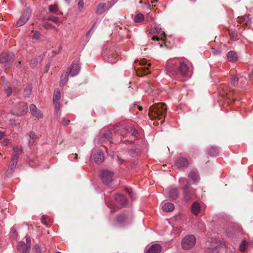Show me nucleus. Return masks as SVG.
Segmentation results:
<instances>
[{
  "label": "nucleus",
  "instance_id": "680f3d73",
  "mask_svg": "<svg viewBox=\"0 0 253 253\" xmlns=\"http://www.w3.org/2000/svg\"><path fill=\"white\" fill-rule=\"evenodd\" d=\"M49 69V66L47 65L46 67H45V70H44V72L45 73H47Z\"/></svg>",
  "mask_w": 253,
  "mask_h": 253
},
{
  "label": "nucleus",
  "instance_id": "1a4fd4ad",
  "mask_svg": "<svg viewBox=\"0 0 253 253\" xmlns=\"http://www.w3.org/2000/svg\"><path fill=\"white\" fill-rule=\"evenodd\" d=\"M14 60L13 54L9 53H2L0 55V63L11 64Z\"/></svg>",
  "mask_w": 253,
  "mask_h": 253
},
{
  "label": "nucleus",
  "instance_id": "412c9836",
  "mask_svg": "<svg viewBox=\"0 0 253 253\" xmlns=\"http://www.w3.org/2000/svg\"><path fill=\"white\" fill-rule=\"evenodd\" d=\"M115 201L122 206H124L126 205L127 203L126 199L124 196L121 194H116L114 197Z\"/></svg>",
  "mask_w": 253,
  "mask_h": 253
},
{
  "label": "nucleus",
  "instance_id": "37998d69",
  "mask_svg": "<svg viewBox=\"0 0 253 253\" xmlns=\"http://www.w3.org/2000/svg\"><path fill=\"white\" fill-rule=\"evenodd\" d=\"M38 61L37 58L34 59L33 60H31L30 61V65L32 68H34L38 64Z\"/></svg>",
  "mask_w": 253,
  "mask_h": 253
},
{
  "label": "nucleus",
  "instance_id": "b1692460",
  "mask_svg": "<svg viewBox=\"0 0 253 253\" xmlns=\"http://www.w3.org/2000/svg\"><path fill=\"white\" fill-rule=\"evenodd\" d=\"M227 57L230 62H234L237 60V55L236 52L233 51H230L227 53Z\"/></svg>",
  "mask_w": 253,
  "mask_h": 253
},
{
  "label": "nucleus",
  "instance_id": "4be33fe9",
  "mask_svg": "<svg viewBox=\"0 0 253 253\" xmlns=\"http://www.w3.org/2000/svg\"><path fill=\"white\" fill-rule=\"evenodd\" d=\"M13 153L12 156H16L17 159L19 158V155L22 154L23 149L21 146L16 145L13 147Z\"/></svg>",
  "mask_w": 253,
  "mask_h": 253
},
{
  "label": "nucleus",
  "instance_id": "a19ab883",
  "mask_svg": "<svg viewBox=\"0 0 253 253\" xmlns=\"http://www.w3.org/2000/svg\"><path fill=\"white\" fill-rule=\"evenodd\" d=\"M126 218V216L124 213H122L121 214L119 215L117 217V220L119 222H123L125 220V219Z\"/></svg>",
  "mask_w": 253,
  "mask_h": 253
},
{
  "label": "nucleus",
  "instance_id": "de8ad7c7",
  "mask_svg": "<svg viewBox=\"0 0 253 253\" xmlns=\"http://www.w3.org/2000/svg\"><path fill=\"white\" fill-rule=\"evenodd\" d=\"M53 103L54 104V106H55V111L56 112H58L59 111V110H60V102L59 101H57V102H53Z\"/></svg>",
  "mask_w": 253,
  "mask_h": 253
},
{
  "label": "nucleus",
  "instance_id": "c756f323",
  "mask_svg": "<svg viewBox=\"0 0 253 253\" xmlns=\"http://www.w3.org/2000/svg\"><path fill=\"white\" fill-rule=\"evenodd\" d=\"M61 97L60 91L59 89H57L54 91L53 94V102H58L59 101Z\"/></svg>",
  "mask_w": 253,
  "mask_h": 253
},
{
  "label": "nucleus",
  "instance_id": "6e6552de",
  "mask_svg": "<svg viewBox=\"0 0 253 253\" xmlns=\"http://www.w3.org/2000/svg\"><path fill=\"white\" fill-rule=\"evenodd\" d=\"M31 15V10L29 8H27L24 11L22 15L18 21L16 26L20 27L25 24L29 19Z\"/></svg>",
  "mask_w": 253,
  "mask_h": 253
},
{
  "label": "nucleus",
  "instance_id": "052dcab7",
  "mask_svg": "<svg viewBox=\"0 0 253 253\" xmlns=\"http://www.w3.org/2000/svg\"><path fill=\"white\" fill-rule=\"evenodd\" d=\"M146 61L143 60L140 61V64L145 65L146 64Z\"/></svg>",
  "mask_w": 253,
  "mask_h": 253
},
{
  "label": "nucleus",
  "instance_id": "0eeeda50",
  "mask_svg": "<svg viewBox=\"0 0 253 253\" xmlns=\"http://www.w3.org/2000/svg\"><path fill=\"white\" fill-rule=\"evenodd\" d=\"M195 197V191L193 189L186 185L183 187V198L185 201H188Z\"/></svg>",
  "mask_w": 253,
  "mask_h": 253
},
{
  "label": "nucleus",
  "instance_id": "2f4dec72",
  "mask_svg": "<svg viewBox=\"0 0 253 253\" xmlns=\"http://www.w3.org/2000/svg\"><path fill=\"white\" fill-rule=\"evenodd\" d=\"M48 9L50 12L56 13L58 11V7L56 4H51L48 6Z\"/></svg>",
  "mask_w": 253,
  "mask_h": 253
},
{
  "label": "nucleus",
  "instance_id": "6e6d98bb",
  "mask_svg": "<svg viewBox=\"0 0 253 253\" xmlns=\"http://www.w3.org/2000/svg\"><path fill=\"white\" fill-rule=\"evenodd\" d=\"M150 66H151V64H148L147 66H145V67H143V70L145 71L146 74L147 73V72H146V70L149 69V67H150Z\"/></svg>",
  "mask_w": 253,
  "mask_h": 253
},
{
  "label": "nucleus",
  "instance_id": "39448f33",
  "mask_svg": "<svg viewBox=\"0 0 253 253\" xmlns=\"http://www.w3.org/2000/svg\"><path fill=\"white\" fill-rule=\"evenodd\" d=\"M150 37L153 41L157 42L161 41L163 42L165 41V33L161 29H153L151 31Z\"/></svg>",
  "mask_w": 253,
  "mask_h": 253
},
{
  "label": "nucleus",
  "instance_id": "774afa93",
  "mask_svg": "<svg viewBox=\"0 0 253 253\" xmlns=\"http://www.w3.org/2000/svg\"><path fill=\"white\" fill-rule=\"evenodd\" d=\"M138 109L139 110H141L142 109V107L141 106H139Z\"/></svg>",
  "mask_w": 253,
  "mask_h": 253
},
{
  "label": "nucleus",
  "instance_id": "a878e982",
  "mask_svg": "<svg viewBox=\"0 0 253 253\" xmlns=\"http://www.w3.org/2000/svg\"><path fill=\"white\" fill-rule=\"evenodd\" d=\"M106 60L108 62L111 63H116L117 61L116 54L115 53H111L109 54Z\"/></svg>",
  "mask_w": 253,
  "mask_h": 253
},
{
  "label": "nucleus",
  "instance_id": "e2e57ef3",
  "mask_svg": "<svg viewBox=\"0 0 253 253\" xmlns=\"http://www.w3.org/2000/svg\"><path fill=\"white\" fill-rule=\"evenodd\" d=\"M128 194L131 197L132 196V192L129 190H127Z\"/></svg>",
  "mask_w": 253,
  "mask_h": 253
},
{
  "label": "nucleus",
  "instance_id": "20e7f679",
  "mask_svg": "<svg viewBox=\"0 0 253 253\" xmlns=\"http://www.w3.org/2000/svg\"><path fill=\"white\" fill-rule=\"evenodd\" d=\"M25 238L26 243L23 241H21L17 245V249L20 253H29L31 246V238L28 235H26Z\"/></svg>",
  "mask_w": 253,
  "mask_h": 253
},
{
  "label": "nucleus",
  "instance_id": "aec40b11",
  "mask_svg": "<svg viewBox=\"0 0 253 253\" xmlns=\"http://www.w3.org/2000/svg\"><path fill=\"white\" fill-rule=\"evenodd\" d=\"M238 22L242 25H246L247 27L250 26L252 23L251 18L247 15L238 18Z\"/></svg>",
  "mask_w": 253,
  "mask_h": 253
},
{
  "label": "nucleus",
  "instance_id": "864d4df0",
  "mask_svg": "<svg viewBox=\"0 0 253 253\" xmlns=\"http://www.w3.org/2000/svg\"><path fill=\"white\" fill-rule=\"evenodd\" d=\"M78 6L79 8H83L84 6V2L83 0H80L78 3Z\"/></svg>",
  "mask_w": 253,
  "mask_h": 253
},
{
  "label": "nucleus",
  "instance_id": "f03ea898",
  "mask_svg": "<svg viewBox=\"0 0 253 253\" xmlns=\"http://www.w3.org/2000/svg\"><path fill=\"white\" fill-rule=\"evenodd\" d=\"M167 109L164 103H155L149 108V116L151 120H161L166 116Z\"/></svg>",
  "mask_w": 253,
  "mask_h": 253
},
{
  "label": "nucleus",
  "instance_id": "a18cd8bd",
  "mask_svg": "<svg viewBox=\"0 0 253 253\" xmlns=\"http://www.w3.org/2000/svg\"><path fill=\"white\" fill-rule=\"evenodd\" d=\"M36 253H42V249L41 246L38 244L36 245L34 247Z\"/></svg>",
  "mask_w": 253,
  "mask_h": 253
},
{
  "label": "nucleus",
  "instance_id": "cd10ccee",
  "mask_svg": "<svg viewBox=\"0 0 253 253\" xmlns=\"http://www.w3.org/2000/svg\"><path fill=\"white\" fill-rule=\"evenodd\" d=\"M69 75V73H68L67 72L65 74L62 75V76H61L60 82V86H63L67 83L68 80V75Z\"/></svg>",
  "mask_w": 253,
  "mask_h": 253
},
{
  "label": "nucleus",
  "instance_id": "49530a36",
  "mask_svg": "<svg viewBox=\"0 0 253 253\" xmlns=\"http://www.w3.org/2000/svg\"><path fill=\"white\" fill-rule=\"evenodd\" d=\"M41 222L42 223L45 225H48V222L46 220V215H43L41 216Z\"/></svg>",
  "mask_w": 253,
  "mask_h": 253
},
{
  "label": "nucleus",
  "instance_id": "a211bd4d",
  "mask_svg": "<svg viewBox=\"0 0 253 253\" xmlns=\"http://www.w3.org/2000/svg\"><path fill=\"white\" fill-rule=\"evenodd\" d=\"M201 205L197 202H194L193 203L191 208V211L192 213L195 215H198L201 211Z\"/></svg>",
  "mask_w": 253,
  "mask_h": 253
},
{
  "label": "nucleus",
  "instance_id": "79ce46f5",
  "mask_svg": "<svg viewBox=\"0 0 253 253\" xmlns=\"http://www.w3.org/2000/svg\"><path fill=\"white\" fill-rule=\"evenodd\" d=\"M15 169L8 167V169L5 172V175L6 176H10L13 173Z\"/></svg>",
  "mask_w": 253,
  "mask_h": 253
},
{
  "label": "nucleus",
  "instance_id": "f704fd0d",
  "mask_svg": "<svg viewBox=\"0 0 253 253\" xmlns=\"http://www.w3.org/2000/svg\"><path fill=\"white\" fill-rule=\"evenodd\" d=\"M32 32H33V35L32 36V39L33 40H38L40 39L41 36V33L38 31H32Z\"/></svg>",
  "mask_w": 253,
  "mask_h": 253
},
{
  "label": "nucleus",
  "instance_id": "4d7b16f0",
  "mask_svg": "<svg viewBox=\"0 0 253 253\" xmlns=\"http://www.w3.org/2000/svg\"><path fill=\"white\" fill-rule=\"evenodd\" d=\"M212 51L214 55L218 54L220 53V51L219 50H215L214 48L212 49Z\"/></svg>",
  "mask_w": 253,
  "mask_h": 253
},
{
  "label": "nucleus",
  "instance_id": "3c124183",
  "mask_svg": "<svg viewBox=\"0 0 253 253\" xmlns=\"http://www.w3.org/2000/svg\"><path fill=\"white\" fill-rule=\"evenodd\" d=\"M70 121L66 118H63L62 121V124L65 126L69 124Z\"/></svg>",
  "mask_w": 253,
  "mask_h": 253
},
{
  "label": "nucleus",
  "instance_id": "ddd939ff",
  "mask_svg": "<svg viewBox=\"0 0 253 253\" xmlns=\"http://www.w3.org/2000/svg\"><path fill=\"white\" fill-rule=\"evenodd\" d=\"M189 164L188 161L182 157L177 159L175 162V166L179 169L185 168L187 167Z\"/></svg>",
  "mask_w": 253,
  "mask_h": 253
},
{
  "label": "nucleus",
  "instance_id": "6ab92c4d",
  "mask_svg": "<svg viewBox=\"0 0 253 253\" xmlns=\"http://www.w3.org/2000/svg\"><path fill=\"white\" fill-rule=\"evenodd\" d=\"M106 10H107V6L106 3H100L97 5L95 11L97 14L100 15L103 13Z\"/></svg>",
  "mask_w": 253,
  "mask_h": 253
},
{
  "label": "nucleus",
  "instance_id": "423d86ee",
  "mask_svg": "<svg viewBox=\"0 0 253 253\" xmlns=\"http://www.w3.org/2000/svg\"><path fill=\"white\" fill-rule=\"evenodd\" d=\"M114 173L112 171L102 170L100 173V177L103 183L106 185H109L112 181V177Z\"/></svg>",
  "mask_w": 253,
  "mask_h": 253
},
{
  "label": "nucleus",
  "instance_id": "8fccbe9b",
  "mask_svg": "<svg viewBox=\"0 0 253 253\" xmlns=\"http://www.w3.org/2000/svg\"><path fill=\"white\" fill-rule=\"evenodd\" d=\"M115 3V1L114 0H112L105 3L107 6V9L113 6Z\"/></svg>",
  "mask_w": 253,
  "mask_h": 253
},
{
  "label": "nucleus",
  "instance_id": "69168bd1",
  "mask_svg": "<svg viewBox=\"0 0 253 253\" xmlns=\"http://www.w3.org/2000/svg\"><path fill=\"white\" fill-rule=\"evenodd\" d=\"M95 23H94V24H93V25L92 26L91 29L88 31V33H89L90 32L91 30V29H92L94 27H95Z\"/></svg>",
  "mask_w": 253,
  "mask_h": 253
},
{
  "label": "nucleus",
  "instance_id": "bb28decb",
  "mask_svg": "<svg viewBox=\"0 0 253 253\" xmlns=\"http://www.w3.org/2000/svg\"><path fill=\"white\" fill-rule=\"evenodd\" d=\"M219 150L217 147H211L209 150V154L210 156L215 157L218 154Z\"/></svg>",
  "mask_w": 253,
  "mask_h": 253
},
{
  "label": "nucleus",
  "instance_id": "9b49d317",
  "mask_svg": "<svg viewBox=\"0 0 253 253\" xmlns=\"http://www.w3.org/2000/svg\"><path fill=\"white\" fill-rule=\"evenodd\" d=\"M80 69L79 64L77 62H73L70 68L69 74L71 77H73L79 73Z\"/></svg>",
  "mask_w": 253,
  "mask_h": 253
},
{
  "label": "nucleus",
  "instance_id": "393cba45",
  "mask_svg": "<svg viewBox=\"0 0 253 253\" xmlns=\"http://www.w3.org/2000/svg\"><path fill=\"white\" fill-rule=\"evenodd\" d=\"M37 135L34 131H31L29 133V144L30 146L34 145L36 139Z\"/></svg>",
  "mask_w": 253,
  "mask_h": 253
},
{
  "label": "nucleus",
  "instance_id": "7c9ffc66",
  "mask_svg": "<svg viewBox=\"0 0 253 253\" xmlns=\"http://www.w3.org/2000/svg\"><path fill=\"white\" fill-rule=\"evenodd\" d=\"M144 15L141 13L137 14L134 17V21L136 23H140L144 20Z\"/></svg>",
  "mask_w": 253,
  "mask_h": 253
},
{
  "label": "nucleus",
  "instance_id": "dca6fc26",
  "mask_svg": "<svg viewBox=\"0 0 253 253\" xmlns=\"http://www.w3.org/2000/svg\"><path fill=\"white\" fill-rule=\"evenodd\" d=\"M93 158L95 163L97 164L102 163L104 159L103 152L101 150H98L93 154Z\"/></svg>",
  "mask_w": 253,
  "mask_h": 253
},
{
  "label": "nucleus",
  "instance_id": "c03bdc74",
  "mask_svg": "<svg viewBox=\"0 0 253 253\" xmlns=\"http://www.w3.org/2000/svg\"><path fill=\"white\" fill-rule=\"evenodd\" d=\"M4 91L6 93L7 96H9L12 93V88L10 86H8L7 87H4Z\"/></svg>",
  "mask_w": 253,
  "mask_h": 253
},
{
  "label": "nucleus",
  "instance_id": "5701e85b",
  "mask_svg": "<svg viewBox=\"0 0 253 253\" xmlns=\"http://www.w3.org/2000/svg\"><path fill=\"white\" fill-rule=\"evenodd\" d=\"M174 209V205L171 203H166L162 206V210L167 212L172 211Z\"/></svg>",
  "mask_w": 253,
  "mask_h": 253
},
{
  "label": "nucleus",
  "instance_id": "e433bc0d",
  "mask_svg": "<svg viewBox=\"0 0 253 253\" xmlns=\"http://www.w3.org/2000/svg\"><path fill=\"white\" fill-rule=\"evenodd\" d=\"M230 38L233 41H235L237 39L238 34L236 31H230Z\"/></svg>",
  "mask_w": 253,
  "mask_h": 253
},
{
  "label": "nucleus",
  "instance_id": "09e8293b",
  "mask_svg": "<svg viewBox=\"0 0 253 253\" xmlns=\"http://www.w3.org/2000/svg\"><path fill=\"white\" fill-rule=\"evenodd\" d=\"M233 90H230L229 92L226 91V89L224 90V93L225 94V96L227 98H230L232 94H233Z\"/></svg>",
  "mask_w": 253,
  "mask_h": 253
},
{
  "label": "nucleus",
  "instance_id": "603ef678",
  "mask_svg": "<svg viewBox=\"0 0 253 253\" xmlns=\"http://www.w3.org/2000/svg\"><path fill=\"white\" fill-rule=\"evenodd\" d=\"M1 143L3 146H6L10 143V140L8 139H4Z\"/></svg>",
  "mask_w": 253,
  "mask_h": 253
},
{
  "label": "nucleus",
  "instance_id": "f257e3e1",
  "mask_svg": "<svg viewBox=\"0 0 253 253\" xmlns=\"http://www.w3.org/2000/svg\"><path fill=\"white\" fill-rule=\"evenodd\" d=\"M166 70L171 78L184 82L183 78L188 76L189 69L183 58H174L168 60Z\"/></svg>",
  "mask_w": 253,
  "mask_h": 253
},
{
  "label": "nucleus",
  "instance_id": "2eb2a0df",
  "mask_svg": "<svg viewBox=\"0 0 253 253\" xmlns=\"http://www.w3.org/2000/svg\"><path fill=\"white\" fill-rule=\"evenodd\" d=\"M30 111L33 116L38 118L42 117V114L41 111L37 109L36 105L34 104H32L30 105Z\"/></svg>",
  "mask_w": 253,
  "mask_h": 253
},
{
  "label": "nucleus",
  "instance_id": "c9c22d12",
  "mask_svg": "<svg viewBox=\"0 0 253 253\" xmlns=\"http://www.w3.org/2000/svg\"><path fill=\"white\" fill-rule=\"evenodd\" d=\"M42 26L47 30L52 29L54 27L51 23L48 22H43L42 24Z\"/></svg>",
  "mask_w": 253,
  "mask_h": 253
},
{
  "label": "nucleus",
  "instance_id": "0e129e2a",
  "mask_svg": "<svg viewBox=\"0 0 253 253\" xmlns=\"http://www.w3.org/2000/svg\"><path fill=\"white\" fill-rule=\"evenodd\" d=\"M21 64V62L20 61H19L17 64H16V66L17 67H20V65Z\"/></svg>",
  "mask_w": 253,
  "mask_h": 253
},
{
  "label": "nucleus",
  "instance_id": "58836bf2",
  "mask_svg": "<svg viewBox=\"0 0 253 253\" xmlns=\"http://www.w3.org/2000/svg\"><path fill=\"white\" fill-rule=\"evenodd\" d=\"M231 84L234 86H236L238 84V78L236 76H233L231 78Z\"/></svg>",
  "mask_w": 253,
  "mask_h": 253
},
{
  "label": "nucleus",
  "instance_id": "9d476101",
  "mask_svg": "<svg viewBox=\"0 0 253 253\" xmlns=\"http://www.w3.org/2000/svg\"><path fill=\"white\" fill-rule=\"evenodd\" d=\"M28 110V105L26 102H20L17 110L14 111V115L21 116L27 113Z\"/></svg>",
  "mask_w": 253,
  "mask_h": 253
},
{
  "label": "nucleus",
  "instance_id": "473e14b6",
  "mask_svg": "<svg viewBox=\"0 0 253 253\" xmlns=\"http://www.w3.org/2000/svg\"><path fill=\"white\" fill-rule=\"evenodd\" d=\"M32 91V86L30 85L27 86L24 91V97H29Z\"/></svg>",
  "mask_w": 253,
  "mask_h": 253
},
{
  "label": "nucleus",
  "instance_id": "13d9d810",
  "mask_svg": "<svg viewBox=\"0 0 253 253\" xmlns=\"http://www.w3.org/2000/svg\"><path fill=\"white\" fill-rule=\"evenodd\" d=\"M124 129V132H121V135H126L127 133L128 132V131L127 129H126L125 128Z\"/></svg>",
  "mask_w": 253,
  "mask_h": 253
},
{
  "label": "nucleus",
  "instance_id": "f8f14e48",
  "mask_svg": "<svg viewBox=\"0 0 253 253\" xmlns=\"http://www.w3.org/2000/svg\"><path fill=\"white\" fill-rule=\"evenodd\" d=\"M168 194L169 197L171 200H175L178 197L179 192L177 188L170 187L168 189Z\"/></svg>",
  "mask_w": 253,
  "mask_h": 253
},
{
  "label": "nucleus",
  "instance_id": "7ed1b4c3",
  "mask_svg": "<svg viewBox=\"0 0 253 253\" xmlns=\"http://www.w3.org/2000/svg\"><path fill=\"white\" fill-rule=\"evenodd\" d=\"M196 238L193 235L185 237L181 242V245L184 250H187L192 248L195 245Z\"/></svg>",
  "mask_w": 253,
  "mask_h": 253
},
{
  "label": "nucleus",
  "instance_id": "5fc2aeb1",
  "mask_svg": "<svg viewBox=\"0 0 253 253\" xmlns=\"http://www.w3.org/2000/svg\"><path fill=\"white\" fill-rule=\"evenodd\" d=\"M131 130L132 131V135L137 137L138 136L137 131L134 128H131Z\"/></svg>",
  "mask_w": 253,
  "mask_h": 253
},
{
  "label": "nucleus",
  "instance_id": "ea45409f",
  "mask_svg": "<svg viewBox=\"0 0 253 253\" xmlns=\"http://www.w3.org/2000/svg\"><path fill=\"white\" fill-rule=\"evenodd\" d=\"M246 245L247 243L245 240L243 241L239 247L240 251L241 252H244L246 249Z\"/></svg>",
  "mask_w": 253,
  "mask_h": 253
},
{
  "label": "nucleus",
  "instance_id": "338daca9",
  "mask_svg": "<svg viewBox=\"0 0 253 253\" xmlns=\"http://www.w3.org/2000/svg\"><path fill=\"white\" fill-rule=\"evenodd\" d=\"M67 3H69L71 1V0H64Z\"/></svg>",
  "mask_w": 253,
  "mask_h": 253
},
{
  "label": "nucleus",
  "instance_id": "4468645a",
  "mask_svg": "<svg viewBox=\"0 0 253 253\" xmlns=\"http://www.w3.org/2000/svg\"><path fill=\"white\" fill-rule=\"evenodd\" d=\"M188 179L189 183H195L199 179L198 172L195 171H190L188 174Z\"/></svg>",
  "mask_w": 253,
  "mask_h": 253
},
{
  "label": "nucleus",
  "instance_id": "f3484780",
  "mask_svg": "<svg viewBox=\"0 0 253 253\" xmlns=\"http://www.w3.org/2000/svg\"><path fill=\"white\" fill-rule=\"evenodd\" d=\"M162 247L160 245L156 244L152 245L146 251V253H160Z\"/></svg>",
  "mask_w": 253,
  "mask_h": 253
},
{
  "label": "nucleus",
  "instance_id": "bf43d9fd",
  "mask_svg": "<svg viewBox=\"0 0 253 253\" xmlns=\"http://www.w3.org/2000/svg\"><path fill=\"white\" fill-rule=\"evenodd\" d=\"M5 135L4 132L0 131V139H1Z\"/></svg>",
  "mask_w": 253,
  "mask_h": 253
},
{
  "label": "nucleus",
  "instance_id": "c85d7f7f",
  "mask_svg": "<svg viewBox=\"0 0 253 253\" xmlns=\"http://www.w3.org/2000/svg\"><path fill=\"white\" fill-rule=\"evenodd\" d=\"M18 160V159H17L16 156H12L9 167L15 169L17 164Z\"/></svg>",
  "mask_w": 253,
  "mask_h": 253
},
{
  "label": "nucleus",
  "instance_id": "4c0bfd02",
  "mask_svg": "<svg viewBox=\"0 0 253 253\" xmlns=\"http://www.w3.org/2000/svg\"><path fill=\"white\" fill-rule=\"evenodd\" d=\"M47 20L53 22L55 23L59 22V18L58 17L51 16L48 17Z\"/></svg>",
  "mask_w": 253,
  "mask_h": 253
},
{
  "label": "nucleus",
  "instance_id": "72a5a7b5",
  "mask_svg": "<svg viewBox=\"0 0 253 253\" xmlns=\"http://www.w3.org/2000/svg\"><path fill=\"white\" fill-rule=\"evenodd\" d=\"M104 137L109 141L110 143L112 142V138L111 136V132L110 130H107L106 131L104 134H103Z\"/></svg>",
  "mask_w": 253,
  "mask_h": 253
}]
</instances>
